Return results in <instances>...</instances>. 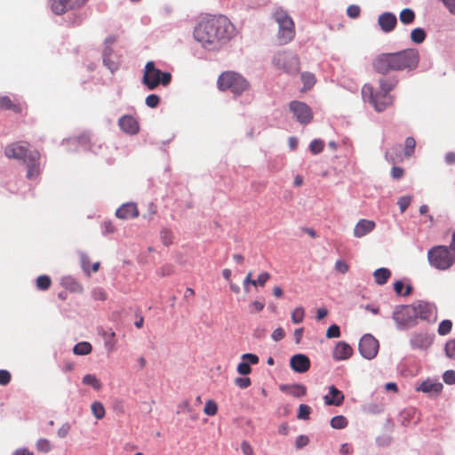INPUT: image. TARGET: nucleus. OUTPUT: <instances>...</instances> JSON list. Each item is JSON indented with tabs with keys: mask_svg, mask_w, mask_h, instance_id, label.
Segmentation results:
<instances>
[{
	"mask_svg": "<svg viewBox=\"0 0 455 455\" xmlns=\"http://www.w3.org/2000/svg\"><path fill=\"white\" fill-rule=\"evenodd\" d=\"M398 84L395 77L381 78L379 81V89L375 91L371 84H364L362 88V95L368 99L375 110L381 112L394 103V96L390 94Z\"/></svg>",
	"mask_w": 455,
	"mask_h": 455,
	"instance_id": "nucleus-1",
	"label": "nucleus"
},
{
	"mask_svg": "<svg viewBox=\"0 0 455 455\" xmlns=\"http://www.w3.org/2000/svg\"><path fill=\"white\" fill-rule=\"evenodd\" d=\"M217 83L220 90H230L235 95H241L250 87L248 81L240 74L234 71L221 73Z\"/></svg>",
	"mask_w": 455,
	"mask_h": 455,
	"instance_id": "nucleus-2",
	"label": "nucleus"
},
{
	"mask_svg": "<svg viewBox=\"0 0 455 455\" xmlns=\"http://www.w3.org/2000/svg\"><path fill=\"white\" fill-rule=\"evenodd\" d=\"M427 259L433 267L446 270L455 263V254L445 245H436L427 251Z\"/></svg>",
	"mask_w": 455,
	"mask_h": 455,
	"instance_id": "nucleus-3",
	"label": "nucleus"
},
{
	"mask_svg": "<svg viewBox=\"0 0 455 455\" xmlns=\"http://www.w3.org/2000/svg\"><path fill=\"white\" fill-rule=\"evenodd\" d=\"M172 75L169 72H162L156 68L153 61H148L143 73L142 84L148 89L154 90L158 85H168L171 83Z\"/></svg>",
	"mask_w": 455,
	"mask_h": 455,
	"instance_id": "nucleus-4",
	"label": "nucleus"
},
{
	"mask_svg": "<svg viewBox=\"0 0 455 455\" xmlns=\"http://www.w3.org/2000/svg\"><path fill=\"white\" fill-rule=\"evenodd\" d=\"M274 18L279 26L278 40L280 44H287L295 36V27L292 19L282 9L276 10Z\"/></svg>",
	"mask_w": 455,
	"mask_h": 455,
	"instance_id": "nucleus-5",
	"label": "nucleus"
},
{
	"mask_svg": "<svg viewBox=\"0 0 455 455\" xmlns=\"http://www.w3.org/2000/svg\"><path fill=\"white\" fill-rule=\"evenodd\" d=\"M395 71L413 70L419 61L418 50L408 48L400 52H393Z\"/></svg>",
	"mask_w": 455,
	"mask_h": 455,
	"instance_id": "nucleus-6",
	"label": "nucleus"
},
{
	"mask_svg": "<svg viewBox=\"0 0 455 455\" xmlns=\"http://www.w3.org/2000/svg\"><path fill=\"white\" fill-rule=\"evenodd\" d=\"M210 20L213 29L215 45L220 42H226L232 37L234 27L226 16H214L210 18Z\"/></svg>",
	"mask_w": 455,
	"mask_h": 455,
	"instance_id": "nucleus-7",
	"label": "nucleus"
},
{
	"mask_svg": "<svg viewBox=\"0 0 455 455\" xmlns=\"http://www.w3.org/2000/svg\"><path fill=\"white\" fill-rule=\"evenodd\" d=\"M415 307L411 305L397 306L393 312V319L399 329H407L416 325Z\"/></svg>",
	"mask_w": 455,
	"mask_h": 455,
	"instance_id": "nucleus-8",
	"label": "nucleus"
},
{
	"mask_svg": "<svg viewBox=\"0 0 455 455\" xmlns=\"http://www.w3.org/2000/svg\"><path fill=\"white\" fill-rule=\"evenodd\" d=\"M274 65L288 74H297L300 64L296 54L290 52H280L273 58Z\"/></svg>",
	"mask_w": 455,
	"mask_h": 455,
	"instance_id": "nucleus-9",
	"label": "nucleus"
},
{
	"mask_svg": "<svg viewBox=\"0 0 455 455\" xmlns=\"http://www.w3.org/2000/svg\"><path fill=\"white\" fill-rule=\"evenodd\" d=\"M212 26L210 19L202 20L194 30V37L203 47L208 49L215 48L212 33Z\"/></svg>",
	"mask_w": 455,
	"mask_h": 455,
	"instance_id": "nucleus-10",
	"label": "nucleus"
},
{
	"mask_svg": "<svg viewBox=\"0 0 455 455\" xmlns=\"http://www.w3.org/2000/svg\"><path fill=\"white\" fill-rule=\"evenodd\" d=\"M289 107L294 117L299 124H307L312 121V110L306 103L299 100H293L290 103Z\"/></svg>",
	"mask_w": 455,
	"mask_h": 455,
	"instance_id": "nucleus-11",
	"label": "nucleus"
},
{
	"mask_svg": "<svg viewBox=\"0 0 455 455\" xmlns=\"http://www.w3.org/2000/svg\"><path fill=\"white\" fill-rule=\"evenodd\" d=\"M373 69L381 75L395 71L393 52L380 53L372 60Z\"/></svg>",
	"mask_w": 455,
	"mask_h": 455,
	"instance_id": "nucleus-12",
	"label": "nucleus"
},
{
	"mask_svg": "<svg viewBox=\"0 0 455 455\" xmlns=\"http://www.w3.org/2000/svg\"><path fill=\"white\" fill-rule=\"evenodd\" d=\"M360 354L366 359L374 358L379 351V341L371 334H365L359 342Z\"/></svg>",
	"mask_w": 455,
	"mask_h": 455,
	"instance_id": "nucleus-13",
	"label": "nucleus"
},
{
	"mask_svg": "<svg viewBox=\"0 0 455 455\" xmlns=\"http://www.w3.org/2000/svg\"><path fill=\"white\" fill-rule=\"evenodd\" d=\"M6 157L10 159L26 160L28 157V143L24 141L13 142L4 149Z\"/></svg>",
	"mask_w": 455,
	"mask_h": 455,
	"instance_id": "nucleus-14",
	"label": "nucleus"
},
{
	"mask_svg": "<svg viewBox=\"0 0 455 455\" xmlns=\"http://www.w3.org/2000/svg\"><path fill=\"white\" fill-rule=\"evenodd\" d=\"M88 0H52L51 7L57 15L65 13L68 10L83 6Z\"/></svg>",
	"mask_w": 455,
	"mask_h": 455,
	"instance_id": "nucleus-15",
	"label": "nucleus"
},
{
	"mask_svg": "<svg viewBox=\"0 0 455 455\" xmlns=\"http://www.w3.org/2000/svg\"><path fill=\"white\" fill-rule=\"evenodd\" d=\"M310 365L309 358L303 354L294 355L290 359V366L295 372L304 373L309 370Z\"/></svg>",
	"mask_w": 455,
	"mask_h": 455,
	"instance_id": "nucleus-16",
	"label": "nucleus"
},
{
	"mask_svg": "<svg viewBox=\"0 0 455 455\" xmlns=\"http://www.w3.org/2000/svg\"><path fill=\"white\" fill-rule=\"evenodd\" d=\"M412 304L413 307H415L416 321L418 319L429 320L435 310V307L433 304L426 301L419 300Z\"/></svg>",
	"mask_w": 455,
	"mask_h": 455,
	"instance_id": "nucleus-17",
	"label": "nucleus"
},
{
	"mask_svg": "<svg viewBox=\"0 0 455 455\" xmlns=\"http://www.w3.org/2000/svg\"><path fill=\"white\" fill-rule=\"evenodd\" d=\"M39 158H40L39 153L35 151V152H30L28 155V157L25 160V162L27 164V168H28V171H27V178L28 179H35V178L38 177V175L40 173Z\"/></svg>",
	"mask_w": 455,
	"mask_h": 455,
	"instance_id": "nucleus-18",
	"label": "nucleus"
},
{
	"mask_svg": "<svg viewBox=\"0 0 455 455\" xmlns=\"http://www.w3.org/2000/svg\"><path fill=\"white\" fill-rule=\"evenodd\" d=\"M140 214L138 206L134 203L122 204L116 212V216L120 220L137 218Z\"/></svg>",
	"mask_w": 455,
	"mask_h": 455,
	"instance_id": "nucleus-19",
	"label": "nucleus"
},
{
	"mask_svg": "<svg viewBox=\"0 0 455 455\" xmlns=\"http://www.w3.org/2000/svg\"><path fill=\"white\" fill-rule=\"evenodd\" d=\"M378 24L383 32L389 33L397 24L396 16L392 12H384L379 16Z\"/></svg>",
	"mask_w": 455,
	"mask_h": 455,
	"instance_id": "nucleus-20",
	"label": "nucleus"
},
{
	"mask_svg": "<svg viewBox=\"0 0 455 455\" xmlns=\"http://www.w3.org/2000/svg\"><path fill=\"white\" fill-rule=\"evenodd\" d=\"M118 124L121 130L132 135L136 134L140 129L138 121L132 116H122L118 121Z\"/></svg>",
	"mask_w": 455,
	"mask_h": 455,
	"instance_id": "nucleus-21",
	"label": "nucleus"
},
{
	"mask_svg": "<svg viewBox=\"0 0 455 455\" xmlns=\"http://www.w3.org/2000/svg\"><path fill=\"white\" fill-rule=\"evenodd\" d=\"M353 355V348L347 343L339 341L336 344L332 356L336 361L347 360Z\"/></svg>",
	"mask_w": 455,
	"mask_h": 455,
	"instance_id": "nucleus-22",
	"label": "nucleus"
},
{
	"mask_svg": "<svg viewBox=\"0 0 455 455\" xmlns=\"http://www.w3.org/2000/svg\"><path fill=\"white\" fill-rule=\"evenodd\" d=\"M443 387V386L441 382L427 379L417 387L416 390L429 395H438L442 392Z\"/></svg>",
	"mask_w": 455,
	"mask_h": 455,
	"instance_id": "nucleus-23",
	"label": "nucleus"
},
{
	"mask_svg": "<svg viewBox=\"0 0 455 455\" xmlns=\"http://www.w3.org/2000/svg\"><path fill=\"white\" fill-rule=\"evenodd\" d=\"M376 227L373 220L362 219L360 220L354 228V235L357 238H361L369 233H371Z\"/></svg>",
	"mask_w": 455,
	"mask_h": 455,
	"instance_id": "nucleus-24",
	"label": "nucleus"
},
{
	"mask_svg": "<svg viewBox=\"0 0 455 455\" xmlns=\"http://www.w3.org/2000/svg\"><path fill=\"white\" fill-rule=\"evenodd\" d=\"M323 399L327 405L339 406L344 401V395L335 386H331L329 387V394Z\"/></svg>",
	"mask_w": 455,
	"mask_h": 455,
	"instance_id": "nucleus-25",
	"label": "nucleus"
},
{
	"mask_svg": "<svg viewBox=\"0 0 455 455\" xmlns=\"http://www.w3.org/2000/svg\"><path fill=\"white\" fill-rule=\"evenodd\" d=\"M0 109L11 110L14 113H20L22 111L21 105L12 100L9 96H0Z\"/></svg>",
	"mask_w": 455,
	"mask_h": 455,
	"instance_id": "nucleus-26",
	"label": "nucleus"
},
{
	"mask_svg": "<svg viewBox=\"0 0 455 455\" xmlns=\"http://www.w3.org/2000/svg\"><path fill=\"white\" fill-rule=\"evenodd\" d=\"M281 390L294 397H301L306 395L307 388L300 384H293L290 386H282Z\"/></svg>",
	"mask_w": 455,
	"mask_h": 455,
	"instance_id": "nucleus-27",
	"label": "nucleus"
},
{
	"mask_svg": "<svg viewBox=\"0 0 455 455\" xmlns=\"http://www.w3.org/2000/svg\"><path fill=\"white\" fill-rule=\"evenodd\" d=\"M431 344L427 335L423 333H415L411 339V345L414 347L424 348Z\"/></svg>",
	"mask_w": 455,
	"mask_h": 455,
	"instance_id": "nucleus-28",
	"label": "nucleus"
},
{
	"mask_svg": "<svg viewBox=\"0 0 455 455\" xmlns=\"http://www.w3.org/2000/svg\"><path fill=\"white\" fill-rule=\"evenodd\" d=\"M99 334L102 336L105 340V346L108 348L109 351H113L116 347V332L110 329L109 331H105L104 329L99 330Z\"/></svg>",
	"mask_w": 455,
	"mask_h": 455,
	"instance_id": "nucleus-29",
	"label": "nucleus"
},
{
	"mask_svg": "<svg viewBox=\"0 0 455 455\" xmlns=\"http://www.w3.org/2000/svg\"><path fill=\"white\" fill-rule=\"evenodd\" d=\"M375 283L379 285L385 284L389 277L391 276V272L389 269L386 267H380L374 271L373 273Z\"/></svg>",
	"mask_w": 455,
	"mask_h": 455,
	"instance_id": "nucleus-30",
	"label": "nucleus"
},
{
	"mask_svg": "<svg viewBox=\"0 0 455 455\" xmlns=\"http://www.w3.org/2000/svg\"><path fill=\"white\" fill-rule=\"evenodd\" d=\"M92 350L91 343L87 341H82L75 345L73 347V353L77 355H89Z\"/></svg>",
	"mask_w": 455,
	"mask_h": 455,
	"instance_id": "nucleus-31",
	"label": "nucleus"
},
{
	"mask_svg": "<svg viewBox=\"0 0 455 455\" xmlns=\"http://www.w3.org/2000/svg\"><path fill=\"white\" fill-rule=\"evenodd\" d=\"M415 17L416 15L414 11L410 8L402 10L399 15L400 21L405 25L411 24L414 21Z\"/></svg>",
	"mask_w": 455,
	"mask_h": 455,
	"instance_id": "nucleus-32",
	"label": "nucleus"
},
{
	"mask_svg": "<svg viewBox=\"0 0 455 455\" xmlns=\"http://www.w3.org/2000/svg\"><path fill=\"white\" fill-rule=\"evenodd\" d=\"M36 448L38 452L48 453L52 449V443L46 438H40L36 443Z\"/></svg>",
	"mask_w": 455,
	"mask_h": 455,
	"instance_id": "nucleus-33",
	"label": "nucleus"
},
{
	"mask_svg": "<svg viewBox=\"0 0 455 455\" xmlns=\"http://www.w3.org/2000/svg\"><path fill=\"white\" fill-rule=\"evenodd\" d=\"M84 385L92 386L95 390H100L102 387L100 381L93 374H86L83 378Z\"/></svg>",
	"mask_w": 455,
	"mask_h": 455,
	"instance_id": "nucleus-34",
	"label": "nucleus"
},
{
	"mask_svg": "<svg viewBox=\"0 0 455 455\" xmlns=\"http://www.w3.org/2000/svg\"><path fill=\"white\" fill-rule=\"evenodd\" d=\"M92 412L94 417L98 419H101L105 417L106 411L103 404L100 402H93L91 406Z\"/></svg>",
	"mask_w": 455,
	"mask_h": 455,
	"instance_id": "nucleus-35",
	"label": "nucleus"
},
{
	"mask_svg": "<svg viewBox=\"0 0 455 455\" xmlns=\"http://www.w3.org/2000/svg\"><path fill=\"white\" fill-rule=\"evenodd\" d=\"M426 36H427L426 32L421 28H414L411 32V39L412 42H414L416 44L423 43L426 39Z\"/></svg>",
	"mask_w": 455,
	"mask_h": 455,
	"instance_id": "nucleus-36",
	"label": "nucleus"
},
{
	"mask_svg": "<svg viewBox=\"0 0 455 455\" xmlns=\"http://www.w3.org/2000/svg\"><path fill=\"white\" fill-rule=\"evenodd\" d=\"M301 81L304 84V91L311 89L315 84V77L313 74L305 72L301 74Z\"/></svg>",
	"mask_w": 455,
	"mask_h": 455,
	"instance_id": "nucleus-37",
	"label": "nucleus"
},
{
	"mask_svg": "<svg viewBox=\"0 0 455 455\" xmlns=\"http://www.w3.org/2000/svg\"><path fill=\"white\" fill-rule=\"evenodd\" d=\"M331 426L335 429H343L347 426V419L342 415H338L331 419Z\"/></svg>",
	"mask_w": 455,
	"mask_h": 455,
	"instance_id": "nucleus-38",
	"label": "nucleus"
},
{
	"mask_svg": "<svg viewBox=\"0 0 455 455\" xmlns=\"http://www.w3.org/2000/svg\"><path fill=\"white\" fill-rule=\"evenodd\" d=\"M415 147H416V141H415L414 138H412V137L406 138L405 143H404V148H403L404 156L407 157H411L414 153Z\"/></svg>",
	"mask_w": 455,
	"mask_h": 455,
	"instance_id": "nucleus-39",
	"label": "nucleus"
},
{
	"mask_svg": "<svg viewBox=\"0 0 455 455\" xmlns=\"http://www.w3.org/2000/svg\"><path fill=\"white\" fill-rule=\"evenodd\" d=\"M305 317V309L302 307H297L292 312H291V321L293 323H300L303 322Z\"/></svg>",
	"mask_w": 455,
	"mask_h": 455,
	"instance_id": "nucleus-40",
	"label": "nucleus"
},
{
	"mask_svg": "<svg viewBox=\"0 0 455 455\" xmlns=\"http://www.w3.org/2000/svg\"><path fill=\"white\" fill-rule=\"evenodd\" d=\"M52 280L48 275H40L36 279V286L39 290L46 291L50 288Z\"/></svg>",
	"mask_w": 455,
	"mask_h": 455,
	"instance_id": "nucleus-41",
	"label": "nucleus"
},
{
	"mask_svg": "<svg viewBox=\"0 0 455 455\" xmlns=\"http://www.w3.org/2000/svg\"><path fill=\"white\" fill-rule=\"evenodd\" d=\"M417 414V411L414 408H409L402 411L401 421L403 425L409 424L411 419H413Z\"/></svg>",
	"mask_w": 455,
	"mask_h": 455,
	"instance_id": "nucleus-42",
	"label": "nucleus"
},
{
	"mask_svg": "<svg viewBox=\"0 0 455 455\" xmlns=\"http://www.w3.org/2000/svg\"><path fill=\"white\" fill-rule=\"evenodd\" d=\"M204 412L208 416H214L218 412V405L213 400H208L204 408Z\"/></svg>",
	"mask_w": 455,
	"mask_h": 455,
	"instance_id": "nucleus-43",
	"label": "nucleus"
},
{
	"mask_svg": "<svg viewBox=\"0 0 455 455\" xmlns=\"http://www.w3.org/2000/svg\"><path fill=\"white\" fill-rule=\"evenodd\" d=\"M160 238H161L162 243L165 246H169L170 244L172 243L173 234H172V230H170V229H163L160 232Z\"/></svg>",
	"mask_w": 455,
	"mask_h": 455,
	"instance_id": "nucleus-44",
	"label": "nucleus"
},
{
	"mask_svg": "<svg viewBox=\"0 0 455 455\" xmlns=\"http://www.w3.org/2000/svg\"><path fill=\"white\" fill-rule=\"evenodd\" d=\"M452 323L451 320H443L439 323L438 333L442 336L447 335L451 332Z\"/></svg>",
	"mask_w": 455,
	"mask_h": 455,
	"instance_id": "nucleus-45",
	"label": "nucleus"
},
{
	"mask_svg": "<svg viewBox=\"0 0 455 455\" xmlns=\"http://www.w3.org/2000/svg\"><path fill=\"white\" fill-rule=\"evenodd\" d=\"M65 285L68 289H69L71 291L73 292H82L83 291V286L81 283H79L78 282H76V280L74 279H71V278H68L66 281H65Z\"/></svg>",
	"mask_w": 455,
	"mask_h": 455,
	"instance_id": "nucleus-46",
	"label": "nucleus"
},
{
	"mask_svg": "<svg viewBox=\"0 0 455 455\" xmlns=\"http://www.w3.org/2000/svg\"><path fill=\"white\" fill-rule=\"evenodd\" d=\"M324 143L321 140H314L311 141L309 149L312 154L316 155L323 150Z\"/></svg>",
	"mask_w": 455,
	"mask_h": 455,
	"instance_id": "nucleus-47",
	"label": "nucleus"
},
{
	"mask_svg": "<svg viewBox=\"0 0 455 455\" xmlns=\"http://www.w3.org/2000/svg\"><path fill=\"white\" fill-rule=\"evenodd\" d=\"M403 288H404V284L402 281H396L394 283V290L398 295H403V296L410 295L411 292V287L407 286L406 291L404 292H403Z\"/></svg>",
	"mask_w": 455,
	"mask_h": 455,
	"instance_id": "nucleus-48",
	"label": "nucleus"
},
{
	"mask_svg": "<svg viewBox=\"0 0 455 455\" xmlns=\"http://www.w3.org/2000/svg\"><path fill=\"white\" fill-rule=\"evenodd\" d=\"M445 355L455 361V339L449 340L445 345Z\"/></svg>",
	"mask_w": 455,
	"mask_h": 455,
	"instance_id": "nucleus-49",
	"label": "nucleus"
},
{
	"mask_svg": "<svg viewBox=\"0 0 455 455\" xmlns=\"http://www.w3.org/2000/svg\"><path fill=\"white\" fill-rule=\"evenodd\" d=\"M311 408L307 404H300L299 407L298 418L300 419H308Z\"/></svg>",
	"mask_w": 455,
	"mask_h": 455,
	"instance_id": "nucleus-50",
	"label": "nucleus"
},
{
	"mask_svg": "<svg viewBox=\"0 0 455 455\" xmlns=\"http://www.w3.org/2000/svg\"><path fill=\"white\" fill-rule=\"evenodd\" d=\"M145 102L149 108H156L160 103V97L156 94H150L146 98Z\"/></svg>",
	"mask_w": 455,
	"mask_h": 455,
	"instance_id": "nucleus-51",
	"label": "nucleus"
},
{
	"mask_svg": "<svg viewBox=\"0 0 455 455\" xmlns=\"http://www.w3.org/2000/svg\"><path fill=\"white\" fill-rule=\"evenodd\" d=\"M80 262L83 270L86 273L88 276L91 275L90 270V258L86 254H81Z\"/></svg>",
	"mask_w": 455,
	"mask_h": 455,
	"instance_id": "nucleus-52",
	"label": "nucleus"
},
{
	"mask_svg": "<svg viewBox=\"0 0 455 455\" xmlns=\"http://www.w3.org/2000/svg\"><path fill=\"white\" fill-rule=\"evenodd\" d=\"M340 336V330L337 324L331 325L326 331V337L328 339L339 338Z\"/></svg>",
	"mask_w": 455,
	"mask_h": 455,
	"instance_id": "nucleus-53",
	"label": "nucleus"
},
{
	"mask_svg": "<svg viewBox=\"0 0 455 455\" xmlns=\"http://www.w3.org/2000/svg\"><path fill=\"white\" fill-rule=\"evenodd\" d=\"M237 371L241 375H247L251 373V368L248 362L243 360V362L239 363L237 365Z\"/></svg>",
	"mask_w": 455,
	"mask_h": 455,
	"instance_id": "nucleus-54",
	"label": "nucleus"
},
{
	"mask_svg": "<svg viewBox=\"0 0 455 455\" xmlns=\"http://www.w3.org/2000/svg\"><path fill=\"white\" fill-rule=\"evenodd\" d=\"M443 381L448 385L455 384V371L448 370L443 375Z\"/></svg>",
	"mask_w": 455,
	"mask_h": 455,
	"instance_id": "nucleus-55",
	"label": "nucleus"
},
{
	"mask_svg": "<svg viewBox=\"0 0 455 455\" xmlns=\"http://www.w3.org/2000/svg\"><path fill=\"white\" fill-rule=\"evenodd\" d=\"M269 279L270 275L267 272H263L258 276L257 280H254V286L259 285L263 287Z\"/></svg>",
	"mask_w": 455,
	"mask_h": 455,
	"instance_id": "nucleus-56",
	"label": "nucleus"
},
{
	"mask_svg": "<svg viewBox=\"0 0 455 455\" xmlns=\"http://www.w3.org/2000/svg\"><path fill=\"white\" fill-rule=\"evenodd\" d=\"M12 379L11 373L6 370H0V385L6 386Z\"/></svg>",
	"mask_w": 455,
	"mask_h": 455,
	"instance_id": "nucleus-57",
	"label": "nucleus"
},
{
	"mask_svg": "<svg viewBox=\"0 0 455 455\" xmlns=\"http://www.w3.org/2000/svg\"><path fill=\"white\" fill-rule=\"evenodd\" d=\"M264 307H265V304L264 302H261V301H258V300H254L252 301L249 307H250V312L251 313H258V312H260L264 309Z\"/></svg>",
	"mask_w": 455,
	"mask_h": 455,
	"instance_id": "nucleus-58",
	"label": "nucleus"
},
{
	"mask_svg": "<svg viewBox=\"0 0 455 455\" xmlns=\"http://www.w3.org/2000/svg\"><path fill=\"white\" fill-rule=\"evenodd\" d=\"M235 383L237 387L240 388H247L251 386V382L250 378L244 377V378H236L235 379Z\"/></svg>",
	"mask_w": 455,
	"mask_h": 455,
	"instance_id": "nucleus-59",
	"label": "nucleus"
},
{
	"mask_svg": "<svg viewBox=\"0 0 455 455\" xmlns=\"http://www.w3.org/2000/svg\"><path fill=\"white\" fill-rule=\"evenodd\" d=\"M411 198L410 196H403L398 200V205L402 212H405L411 204Z\"/></svg>",
	"mask_w": 455,
	"mask_h": 455,
	"instance_id": "nucleus-60",
	"label": "nucleus"
},
{
	"mask_svg": "<svg viewBox=\"0 0 455 455\" xmlns=\"http://www.w3.org/2000/svg\"><path fill=\"white\" fill-rule=\"evenodd\" d=\"M308 443H309L308 437L307 435H301L296 438L295 446L297 449H301L304 446L307 445Z\"/></svg>",
	"mask_w": 455,
	"mask_h": 455,
	"instance_id": "nucleus-61",
	"label": "nucleus"
},
{
	"mask_svg": "<svg viewBox=\"0 0 455 455\" xmlns=\"http://www.w3.org/2000/svg\"><path fill=\"white\" fill-rule=\"evenodd\" d=\"M360 7L357 5H349L347 9V13L350 18H357L360 15Z\"/></svg>",
	"mask_w": 455,
	"mask_h": 455,
	"instance_id": "nucleus-62",
	"label": "nucleus"
},
{
	"mask_svg": "<svg viewBox=\"0 0 455 455\" xmlns=\"http://www.w3.org/2000/svg\"><path fill=\"white\" fill-rule=\"evenodd\" d=\"M92 297L97 300H105L107 299V294L103 289L97 288L93 290Z\"/></svg>",
	"mask_w": 455,
	"mask_h": 455,
	"instance_id": "nucleus-63",
	"label": "nucleus"
},
{
	"mask_svg": "<svg viewBox=\"0 0 455 455\" xmlns=\"http://www.w3.org/2000/svg\"><path fill=\"white\" fill-rule=\"evenodd\" d=\"M70 430V425L68 423L63 424L57 431V435L60 438H65Z\"/></svg>",
	"mask_w": 455,
	"mask_h": 455,
	"instance_id": "nucleus-64",
	"label": "nucleus"
}]
</instances>
